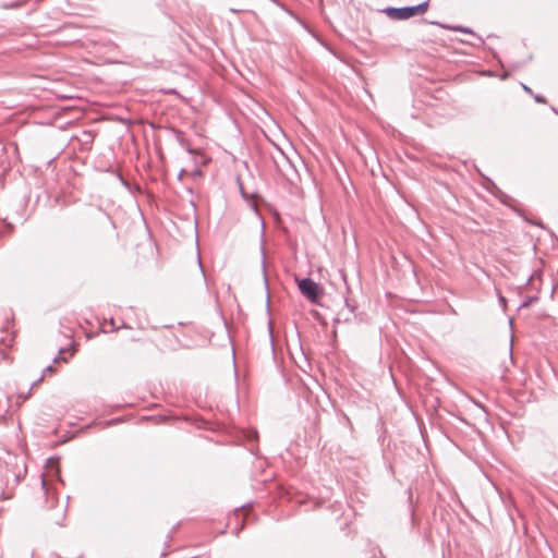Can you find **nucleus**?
I'll return each instance as SVG.
<instances>
[{"instance_id": "f257e3e1", "label": "nucleus", "mask_w": 558, "mask_h": 558, "mask_svg": "<svg viewBox=\"0 0 558 558\" xmlns=\"http://www.w3.org/2000/svg\"><path fill=\"white\" fill-rule=\"evenodd\" d=\"M429 7V0H425L416 5L393 8L387 7L381 9L380 12L385 13L390 20L403 21L410 17L424 14Z\"/></svg>"}, {"instance_id": "f03ea898", "label": "nucleus", "mask_w": 558, "mask_h": 558, "mask_svg": "<svg viewBox=\"0 0 558 558\" xmlns=\"http://www.w3.org/2000/svg\"><path fill=\"white\" fill-rule=\"evenodd\" d=\"M301 293L312 303H317L323 295V288L311 278H304L299 282Z\"/></svg>"}, {"instance_id": "7ed1b4c3", "label": "nucleus", "mask_w": 558, "mask_h": 558, "mask_svg": "<svg viewBox=\"0 0 558 558\" xmlns=\"http://www.w3.org/2000/svg\"><path fill=\"white\" fill-rule=\"evenodd\" d=\"M430 24L433 25H437L439 27H442V28H446V29H453V31H457V32H462V33H468V34H472V31L468 27H463V26H456V27H450L448 25H445V24H441L439 22H430Z\"/></svg>"}, {"instance_id": "20e7f679", "label": "nucleus", "mask_w": 558, "mask_h": 558, "mask_svg": "<svg viewBox=\"0 0 558 558\" xmlns=\"http://www.w3.org/2000/svg\"><path fill=\"white\" fill-rule=\"evenodd\" d=\"M56 372V368L52 366V365H48L44 371H43V375L36 379L32 386H36L38 383H40L43 379H44V376L47 374V373H50V374H53Z\"/></svg>"}, {"instance_id": "39448f33", "label": "nucleus", "mask_w": 558, "mask_h": 558, "mask_svg": "<svg viewBox=\"0 0 558 558\" xmlns=\"http://www.w3.org/2000/svg\"><path fill=\"white\" fill-rule=\"evenodd\" d=\"M532 96H533L534 100L536 102H538V104H545L546 102L545 97H543L542 95H538V94L534 95L533 94Z\"/></svg>"}, {"instance_id": "423d86ee", "label": "nucleus", "mask_w": 558, "mask_h": 558, "mask_svg": "<svg viewBox=\"0 0 558 558\" xmlns=\"http://www.w3.org/2000/svg\"><path fill=\"white\" fill-rule=\"evenodd\" d=\"M522 88H523V90H524L525 93H527V94H530V95H533V92H532V89H531L529 86H526V85L522 84Z\"/></svg>"}, {"instance_id": "0eeeda50", "label": "nucleus", "mask_w": 558, "mask_h": 558, "mask_svg": "<svg viewBox=\"0 0 558 558\" xmlns=\"http://www.w3.org/2000/svg\"><path fill=\"white\" fill-rule=\"evenodd\" d=\"M532 298H529L527 300H525L522 304H521V307H525V306H529L530 303L532 302Z\"/></svg>"}, {"instance_id": "6e6552de", "label": "nucleus", "mask_w": 558, "mask_h": 558, "mask_svg": "<svg viewBox=\"0 0 558 558\" xmlns=\"http://www.w3.org/2000/svg\"><path fill=\"white\" fill-rule=\"evenodd\" d=\"M84 135H85L86 137H88V141H89V142H92V141H93V135H92V133H90V132H85V133H84Z\"/></svg>"}, {"instance_id": "1a4fd4ad", "label": "nucleus", "mask_w": 558, "mask_h": 558, "mask_svg": "<svg viewBox=\"0 0 558 558\" xmlns=\"http://www.w3.org/2000/svg\"><path fill=\"white\" fill-rule=\"evenodd\" d=\"M183 174H184V169H182V170L179 172V174H178V179H179V180H181V179H182V177H183Z\"/></svg>"}, {"instance_id": "9d476101", "label": "nucleus", "mask_w": 558, "mask_h": 558, "mask_svg": "<svg viewBox=\"0 0 558 558\" xmlns=\"http://www.w3.org/2000/svg\"><path fill=\"white\" fill-rule=\"evenodd\" d=\"M41 485H43V487H45V486H46V481H45V478H44V477L41 478Z\"/></svg>"}, {"instance_id": "9b49d317", "label": "nucleus", "mask_w": 558, "mask_h": 558, "mask_svg": "<svg viewBox=\"0 0 558 558\" xmlns=\"http://www.w3.org/2000/svg\"><path fill=\"white\" fill-rule=\"evenodd\" d=\"M199 173H201V171H199V170H196V171L194 172V174H195V175H198Z\"/></svg>"}]
</instances>
